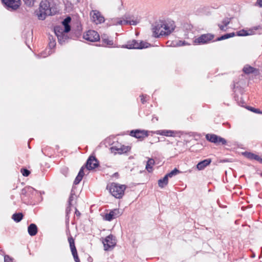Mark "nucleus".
<instances>
[{"instance_id":"27","label":"nucleus","mask_w":262,"mask_h":262,"mask_svg":"<svg viewBox=\"0 0 262 262\" xmlns=\"http://www.w3.org/2000/svg\"><path fill=\"white\" fill-rule=\"evenodd\" d=\"M24 217V214L21 212L15 213L12 216V219L16 223L20 222Z\"/></svg>"},{"instance_id":"48","label":"nucleus","mask_w":262,"mask_h":262,"mask_svg":"<svg viewBox=\"0 0 262 262\" xmlns=\"http://www.w3.org/2000/svg\"><path fill=\"white\" fill-rule=\"evenodd\" d=\"M141 97V102L144 104L146 102V95L144 96L143 95H141L140 96Z\"/></svg>"},{"instance_id":"4","label":"nucleus","mask_w":262,"mask_h":262,"mask_svg":"<svg viewBox=\"0 0 262 262\" xmlns=\"http://www.w3.org/2000/svg\"><path fill=\"white\" fill-rule=\"evenodd\" d=\"M54 32L58 38L59 43L61 45L69 39V37L67 34L68 32L64 31V28L62 26H58L55 27Z\"/></svg>"},{"instance_id":"49","label":"nucleus","mask_w":262,"mask_h":262,"mask_svg":"<svg viewBox=\"0 0 262 262\" xmlns=\"http://www.w3.org/2000/svg\"><path fill=\"white\" fill-rule=\"evenodd\" d=\"M218 26L221 30L223 31H226V27L224 25H221V24H218Z\"/></svg>"},{"instance_id":"45","label":"nucleus","mask_w":262,"mask_h":262,"mask_svg":"<svg viewBox=\"0 0 262 262\" xmlns=\"http://www.w3.org/2000/svg\"><path fill=\"white\" fill-rule=\"evenodd\" d=\"M61 171L63 174L67 177L69 173V168L64 167L61 169Z\"/></svg>"},{"instance_id":"41","label":"nucleus","mask_w":262,"mask_h":262,"mask_svg":"<svg viewBox=\"0 0 262 262\" xmlns=\"http://www.w3.org/2000/svg\"><path fill=\"white\" fill-rule=\"evenodd\" d=\"M248 110L251 111L252 112L257 113V114H262V112H261L259 109L255 108L254 107H252L251 106H248Z\"/></svg>"},{"instance_id":"20","label":"nucleus","mask_w":262,"mask_h":262,"mask_svg":"<svg viewBox=\"0 0 262 262\" xmlns=\"http://www.w3.org/2000/svg\"><path fill=\"white\" fill-rule=\"evenodd\" d=\"M38 231L37 226L33 223L31 224L28 227V232L30 236H35Z\"/></svg>"},{"instance_id":"56","label":"nucleus","mask_w":262,"mask_h":262,"mask_svg":"<svg viewBox=\"0 0 262 262\" xmlns=\"http://www.w3.org/2000/svg\"><path fill=\"white\" fill-rule=\"evenodd\" d=\"M260 176L261 177H262V172H261V173H260Z\"/></svg>"},{"instance_id":"50","label":"nucleus","mask_w":262,"mask_h":262,"mask_svg":"<svg viewBox=\"0 0 262 262\" xmlns=\"http://www.w3.org/2000/svg\"><path fill=\"white\" fill-rule=\"evenodd\" d=\"M255 5H257L259 7L262 8V0H257Z\"/></svg>"},{"instance_id":"31","label":"nucleus","mask_w":262,"mask_h":262,"mask_svg":"<svg viewBox=\"0 0 262 262\" xmlns=\"http://www.w3.org/2000/svg\"><path fill=\"white\" fill-rule=\"evenodd\" d=\"M112 24L113 25H123V20H122L121 18H114L112 20Z\"/></svg>"},{"instance_id":"2","label":"nucleus","mask_w":262,"mask_h":262,"mask_svg":"<svg viewBox=\"0 0 262 262\" xmlns=\"http://www.w3.org/2000/svg\"><path fill=\"white\" fill-rule=\"evenodd\" d=\"M106 188L113 196L117 199H121L124 195L126 186L125 185L112 183L107 185Z\"/></svg>"},{"instance_id":"34","label":"nucleus","mask_w":262,"mask_h":262,"mask_svg":"<svg viewBox=\"0 0 262 262\" xmlns=\"http://www.w3.org/2000/svg\"><path fill=\"white\" fill-rule=\"evenodd\" d=\"M236 33V35L239 36H245L251 34L250 33H248L247 31L244 29L237 31Z\"/></svg>"},{"instance_id":"13","label":"nucleus","mask_w":262,"mask_h":262,"mask_svg":"<svg viewBox=\"0 0 262 262\" xmlns=\"http://www.w3.org/2000/svg\"><path fill=\"white\" fill-rule=\"evenodd\" d=\"M130 147L129 146L121 145L120 147L116 146H113L111 149L112 152H114L115 154L118 153L119 154H122L127 152L130 150Z\"/></svg>"},{"instance_id":"1","label":"nucleus","mask_w":262,"mask_h":262,"mask_svg":"<svg viewBox=\"0 0 262 262\" xmlns=\"http://www.w3.org/2000/svg\"><path fill=\"white\" fill-rule=\"evenodd\" d=\"M39 13L37 14L39 19L43 20L47 15H52L55 14V11L53 8L52 4L48 0H42L39 5Z\"/></svg>"},{"instance_id":"12","label":"nucleus","mask_w":262,"mask_h":262,"mask_svg":"<svg viewBox=\"0 0 262 262\" xmlns=\"http://www.w3.org/2000/svg\"><path fill=\"white\" fill-rule=\"evenodd\" d=\"M130 135L138 139H143L148 136V132L144 130H132L130 132Z\"/></svg>"},{"instance_id":"23","label":"nucleus","mask_w":262,"mask_h":262,"mask_svg":"<svg viewBox=\"0 0 262 262\" xmlns=\"http://www.w3.org/2000/svg\"><path fill=\"white\" fill-rule=\"evenodd\" d=\"M72 33L73 34L72 38L76 39L79 38L81 36V27H78L76 30L73 29L72 30Z\"/></svg>"},{"instance_id":"43","label":"nucleus","mask_w":262,"mask_h":262,"mask_svg":"<svg viewBox=\"0 0 262 262\" xmlns=\"http://www.w3.org/2000/svg\"><path fill=\"white\" fill-rule=\"evenodd\" d=\"M230 18L226 17L222 20V23L223 25L226 27L230 24Z\"/></svg>"},{"instance_id":"30","label":"nucleus","mask_w":262,"mask_h":262,"mask_svg":"<svg viewBox=\"0 0 262 262\" xmlns=\"http://www.w3.org/2000/svg\"><path fill=\"white\" fill-rule=\"evenodd\" d=\"M102 42L104 46H111L114 43L112 40H110L108 38L103 37H102Z\"/></svg>"},{"instance_id":"52","label":"nucleus","mask_w":262,"mask_h":262,"mask_svg":"<svg viewBox=\"0 0 262 262\" xmlns=\"http://www.w3.org/2000/svg\"><path fill=\"white\" fill-rule=\"evenodd\" d=\"M75 213L77 217H79L81 215V213L78 210V209L76 208H75Z\"/></svg>"},{"instance_id":"14","label":"nucleus","mask_w":262,"mask_h":262,"mask_svg":"<svg viewBox=\"0 0 262 262\" xmlns=\"http://www.w3.org/2000/svg\"><path fill=\"white\" fill-rule=\"evenodd\" d=\"M120 214L119 209H115L110 211L109 213L105 214L104 219L106 221H111L114 219L119 216Z\"/></svg>"},{"instance_id":"21","label":"nucleus","mask_w":262,"mask_h":262,"mask_svg":"<svg viewBox=\"0 0 262 262\" xmlns=\"http://www.w3.org/2000/svg\"><path fill=\"white\" fill-rule=\"evenodd\" d=\"M157 135H160L167 137H174V133L170 130H160L156 132Z\"/></svg>"},{"instance_id":"39","label":"nucleus","mask_w":262,"mask_h":262,"mask_svg":"<svg viewBox=\"0 0 262 262\" xmlns=\"http://www.w3.org/2000/svg\"><path fill=\"white\" fill-rule=\"evenodd\" d=\"M71 252L75 262H80V259L78 257L77 250H74V251H72Z\"/></svg>"},{"instance_id":"10","label":"nucleus","mask_w":262,"mask_h":262,"mask_svg":"<svg viewBox=\"0 0 262 262\" xmlns=\"http://www.w3.org/2000/svg\"><path fill=\"white\" fill-rule=\"evenodd\" d=\"M164 26V23L162 21H156L152 25V30L153 32V35L154 37L158 38L161 36L160 33L161 30H163V27Z\"/></svg>"},{"instance_id":"11","label":"nucleus","mask_w":262,"mask_h":262,"mask_svg":"<svg viewBox=\"0 0 262 262\" xmlns=\"http://www.w3.org/2000/svg\"><path fill=\"white\" fill-rule=\"evenodd\" d=\"M99 166V162L94 156H90L86 161L85 166L88 170H92Z\"/></svg>"},{"instance_id":"46","label":"nucleus","mask_w":262,"mask_h":262,"mask_svg":"<svg viewBox=\"0 0 262 262\" xmlns=\"http://www.w3.org/2000/svg\"><path fill=\"white\" fill-rule=\"evenodd\" d=\"M4 262H13V259L10 257L9 255H5L4 256Z\"/></svg>"},{"instance_id":"57","label":"nucleus","mask_w":262,"mask_h":262,"mask_svg":"<svg viewBox=\"0 0 262 262\" xmlns=\"http://www.w3.org/2000/svg\"><path fill=\"white\" fill-rule=\"evenodd\" d=\"M80 1V0H77V1L78 2H79V1Z\"/></svg>"},{"instance_id":"42","label":"nucleus","mask_w":262,"mask_h":262,"mask_svg":"<svg viewBox=\"0 0 262 262\" xmlns=\"http://www.w3.org/2000/svg\"><path fill=\"white\" fill-rule=\"evenodd\" d=\"M21 172L25 177H28L30 174V171L26 168H22Z\"/></svg>"},{"instance_id":"17","label":"nucleus","mask_w":262,"mask_h":262,"mask_svg":"<svg viewBox=\"0 0 262 262\" xmlns=\"http://www.w3.org/2000/svg\"><path fill=\"white\" fill-rule=\"evenodd\" d=\"M211 162V159H207L200 161L196 165V168L199 170H203L205 167L208 166Z\"/></svg>"},{"instance_id":"16","label":"nucleus","mask_w":262,"mask_h":262,"mask_svg":"<svg viewBox=\"0 0 262 262\" xmlns=\"http://www.w3.org/2000/svg\"><path fill=\"white\" fill-rule=\"evenodd\" d=\"M174 30V27L172 25L169 26L168 24L164 23V26L163 27V30L160 31V34L161 36H166L171 33V32Z\"/></svg>"},{"instance_id":"32","label":"nucleus","mask_w":262,"mask_h":262,"mask_svg":"<svg viewBox=\"0 0 262 262\" xmlns=\"http://www.w3.org/2000/svg\"><path fill=\"white\" fill-rule=\"evenodd\" d=\"M139 21L137 20H123V25H136L137 24L139 23Z\"/></svg>"},{"instance_id":"24","label":"nucleus","mask_w":262,"mask_h":262,"mask_svg":"<svg viewBox=\"0 0 262 262\" xmlns=\"http://www.w3.org/2000/svg\"><path fill=\"white\" fill-rule=\"evenodd\" d=\"M168 176L166 174L163 179H161L158 181L159 186L161 188H164L166 186L168 182Z\"/></svg>"},{"instance_id":"29","label":"nucleus","mask_w":262,"mask_h":262,"mask_svg":"<svg viewBox=\"0 0 262 262\" xmlns=\"http://www.w3.org/2000/svg\"><path fill=\"white\" fill-rule=\"evenodd\" d=\"M68 241L70 244L71 252L74 251V250H77L75 245L74 239L73 238L72 236L68 237Z\"/></svg>"},{"instance_id":"51","label":"nucleus","mask_w":262,"mask_h":262,"mask_svg":"<svg viewBox=\"0 0 262 262\" xmlns=\"http://www.w3.org/2000/svg\"><path fill=\"white\" fill-rule=\"evenodd\" d=\"M185 44L186 43H185V41H182L179 40L178 41V42L177 43V45L178 46H184Z\"/></svg>"},{"instance_id":"3","label":"nucleus","mask_w":262,"mask_h":262,"mask_svg":"<svg viewBox=\"0 0 262 262\" xmlns=\"http://www.w3.org/2000/svg\"><path fill=\"white\" fill-rule=\"evenodd\" d=\"M150 46V44L148 42L144 41H141L139 42L137 40L133 39L128 41L126 44L122 46V48L129 49H142L144 48H147Z\"/></svg>"},{"instance_id":"47","label":"nucleus","mask_w":262,"mask_h":262,"mask_svg":"<svg viewBox=\"0 0 262 262\" xmlns=\"http://www.w3.org/2000/svg\"><path fill=\"white\" fill-rule=\"evenodd\" d=\"M84 175V167H83V166H82V167L80 168V170H79V172H78V176H80V177H83Z\"/></svg>"},{"instance_id":"22","label":"nucleus","mask_w":262,"mask_h":262,"mask_svg":"<svg viewBox=\"0 0 262 262\" xmlns=\"http://www.w3.org/2000/svg\"><path fill=\"white\" fill-rule=\"evenodd\" d=\"M257 71V70L256 68L248 64L246 65L243 69V71L246 74L254 73Z\"/></svg>"},{"instance_id":"9","label":"nucleus","mask_w":262,"mask_h":262,"mask_svg":"<svg viewBox=\"0 0 262 262\" xmlns=\"http://www.w3.org/2000/svg\"><path fill=\"white\" fill-rule=\"evenodd\" d=\"M83 38L91 42H95L100 39L99 34L95 30H90L83 35Z\"/></svg>"},{"instance_id":"18","label":"nucleus","mask_w":262,"mask_h":262,"mask_svg":"<svg viewBox=\"0 0 262 262\" xmlns=\"http://www.w3.org/2000/svg\"><path fill=\"white\" fill-rule=\"evenodd\" d=\"M71 21V18L70 16H67L62 22L63 28H64L66 32H69L71 30V27L70 23Z\"/></svg>"},{"instance_id":"15","label":"nucleus","mask_w":262,"mask_h":262,"mask_svg":"<svg viewBox=\"0 0 262 262\" xmlns=\"http://www.w3.org/2000/svg\"><path fill=\"white\" fill-rule=\"evenodd\" d=\"M91 15L93 21H95L96 24H101L104 21V17L98 11L93 10L92 13H91Z\"/></svg>"},{"instance_id":"33","label":"nucleus","mask_w":262,"mask_h":262,"mask_svg":"<svg viewBox=\"0 0 262 262\" xmlns=\"http://www.w3.org/2000/svg\"><path fill=\"white\" fill-rule=\"evenodd\" d=\"M181 172L179 170L175 168L173 170H172V171H171L170 172L166 174L168 176L169 178H171L173 176H176Z\"/></svg>"},{"instance_id":"7","label":"nucleus","mask_w":262,"mask_h":262,"mask_svg":"<svg viewBox=\"0 0 262 262\" xmlns=\"http://www.w3.org/2000/svg\"><path fill=\"white\" fill-rule=\"evenodd\" d=\"M103 244L104 250L108 251L113 249L116 245V237L112 234H110L105 237Z\"/></svg>"},{"instance_id":"44","label":"nucleus","mask_w":262,"mask_h":262,"mask_svg":"<svg viewBox=\"0 0 262 262\" xmlns=\"http://www.w3.org/2000/svg\"><path fill=\"white\" fill-rule=\"evenodd\" d=\"M82 178H83V177L77 175L74 181V185L78 184L80 182V181L82 180Z\"/></svg>"},{"instance_id":"53","label":"nucleus","mask_w":262,"mask_h":262,"mask_svg":"<svg viewBox=\"0 0 262 262\" xmlns=\"http://www.w3.org/2000/svg\"><path fill=\"white\" fill-rule=\"evenodd\" d=\"M256 161H258L259 163L262 164V158H261L260 157H259L258 155V158H256Z\"/></svg>"},{"instance_id":"19","label":"nucleus","mask_w":262,"mask_h":262,"mask_svg":"<svg viewBox=\"0 0 262 262\" xmlns=\"http://www.w3.org/2000/svg\"><path fill=\"white\" fill-rule=\"evenodd\" d=\"M34 191L35 189L32 187H25L21 189L20 194L26 196H29L30 194H33Z\"/></svg>"},{"instance_id":"8","label":"nucleus","mask_w":262,"mask_h":262,"mask_svg":"<svg viewBox=\"0 0 262 262\" xmlns=\"http://www.w3.org/2000/svg\"><path fill=\"white\" fill-rule=\"evenodd\" d=\"M206 139L209 142L215 144L225 145L227 143V141L224 138L215 134H208L206 135Z\"/></svg>"},{"instance_id":"5","label":"nucleus","mask_w":262,"mask_h":262,"mask_svg":"<svg viewBox=\"0 0 262 262\" xmlns=\"http://www.w3.org/2000/svg\"><path fill=\"white\" fill-rule=\"evenodd\" d=\"M214 38V35L211 33L203 34L195 38L193 42L198 45H203L209 43Z\"/></svg>"},{"instance_id":"28","label":"nucleus","mask_w":262,"mask_h":262,"mask_svg":"<svg viewBox=\"0 0 262 262\" xmlns=\"http://www.w3.org/2000/svg\"><path fill=\"white\" fill-rule=\"evenodd\" d=\"M155 164V161L152 159H149L146 165V169L149 172H150L152 171V166Z\"/></svg>"},{"instance_id":"25","label":"nucleus","mask_w":262,"mask_h":262,"mask_svg":"<svg viewBox=\"0 0 262 262\" xmlns=\"http://www.w3.org/2000/svg\"><path fill=\"white\" fill-rule=\"evenodd\" d=\"M242 155L244 156L246 158L251 160H256V158H258V155L249 151H245L242 152Z\"/></svg>"},{"instance_id":"36","label":"nucleus","mask_w":262,"mask_h":262,"mask_svg":"<svg viewBox=\"0 0 262 262\" xmlns=\"http://www.w3.org/2000/svg\"><path fill=\"white\" fill-rule=\"evenodd\" d=\"M50 42H49V46L50 49L54 48L56 46V42L54 39H53V37H49Z\"/></svg>"},{"instance_id":"6","label":"nucleus","mask_w":262,"mask_h":262,"mask_svg":"<svg viewBox=\"0 0 262 262\" xmlns=\"http://www.w3.org/2000/svg\"><path fill=\"white\" fill-rule=\"evenodd\" d=\"M5 7L8 10L15 11L21 5V0H2Z\"/></svg>"},{"instance_id":"40","label":"nucleus","mask_w":262,"mask_h":262,"mask_svg":"<svg viewBox=\"0 0 262 262\" xmlns=\"http://www.w3.org/2000/svg\"><path fill=\"white\" fill-rule=\"evenodd\" d=\"M71 206L72 205H69L68 204V206L67 207L66 209V219L67 220L69 219V214L71 213Z\"/></svg>"},{"instance_id":"38","label":"nucleus","mask_w":262,"mask_h":262,"mask_svg":"<svg viewBox=\"0 0 262 262\" xmlns=\"http://www.w3.org/2000/svg\"><path fill=\"white\" fill-rule=\"evenodd\" d=\"M74 195L75 192L72 190L68 200V204L69 205H72V202L74 200Z\"/></svg>"},{"instance_id":"37","label":"nucleus","mask_w":262,"mask_h":262,"mask_svg":"<svg viewBox=\"0 0 262 262\" xmlns=\"http://www.w3.org/2000/svg\"><path fill=\"white\" fill-rule=\"evenodd\" d=\"M23 1L26 6L31 7L33 6L35 0H23Z\"/></svg>"},{"instance_id":"26","label":"nucleus","mask_w":262,"mask_h":262,"mask_svg":"<svg viewBox=\"0 0 262 262\" xmlns=\"http://www.w3.org/2000/svg\"><path fill=\"white\" fill-rule=\"evenodd\" d=\"M235 35H236V34L234 32L227 33V34H224V35H222L221 36L217 38L215 41H221V40H225L226 39H228L230 37H234Z\"/></svg>"},{"instance_id":"35","label":"nucleus","mask_w":262,"mask_h":262,"mask_svg":"<svg viewBox=\"0 0 262 262\" xmlns=\"http://www.w3.org/2000/svg\"><path fill=\"white\" fill-rule=\"evenodd\" d=\"M114 4L116 6H118V9L120 10H121L123 6V2L122 0H114Z\"/></svg>"},{"instance_id":"55","label":"nucleus","mask_w":262,"mask_h":262,"mask_svg":"<svg viewBox=\"0 0 262 262\" xmlns=\"http://www.w3.org/2000/svg\"><path fill=\"white\" fill-rule=\"evenodd\" d=\"M255 255L254 253H253L252 255H251V257H252V258L255 257Z\"/></svg>"},{"instance_id":"54","label":"nucleus","mask_w":262,"mask_h":262,"mask_svg":"<svg viewBox=\"0 0 262 262\" xmlns=\"http://www.w3.org/2000/svg\"><path fill=\"white\" fill-rule=\"evenodd\" d=\"M222 162L225 163V162H229V160L228 159H223L221 161Z\"/></svg>"}]
</instances>
